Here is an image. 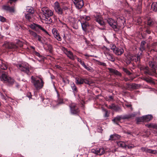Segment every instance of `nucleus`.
Returning <instances> with one entry per match:
<instances>
[{
	"label": "nucleus",
	"instance_id": "1",
	"mask_svg": "<svg viewBox=\"0 0 157 157\" xmlns=\"http://www.w3.org/2000/svg\"><path fill=\"white\" fill-rule=\"evenodd\" d=\"M31 82L36 90H40L43 87L44 82L42 78H39L38 79L32 76L31 77Z\"/></svg>",
	"mask_w": 157,
	"mask_h": 157
},
{
	"label": "nucleus",
	"instance_id": "2",
	"mask_svg": "<svg viewBox=\"0 0 157 157\" xmlns=\"http://www.w3.org/2000/svg\"><path fill=\"white\" fill-rule=\"evenodd\" d=\"M23 46V43L20 41L18 42L17 45L13 43L6 42L3 45V46L5 48L9 49H12V50H15L18 46L21 47Z\"/></svg>",
	"mask_w": 157,
	"mask_h": 157
},
{
	"label": "nucleus",
	"instance_id": "3",
	"mask_svg": "<svg viewBox=\"0 0 157 157\" xmlns=\"http://www.w3.org/2000/svg\"><path fill=\"white\" fill-rule=\"evenodd\" d=\"M135 115L133 114L125 115L122 117L120 116H118L114 118L113 120L112 121L114 123L117 124H118L119 122L121 119H128L132 117H135Z\"/></svg>",
	"mask_w": 157,
	"mask_h": 157
},
{
	"label": "nucleus",
	"instance_id": "4",
	"mask_svg": "<svg viewBox=\"0 0 157 157\" xmlns=\"http://www.w3.org/2000/svg\"><path fill=\"white\" fill-rule=\"evenodd\" d=\"M17 67L21 71L26 73L28 75L30 74L29 67L26 65L23 64H18L17 65Z\"/></svg>",
	"mask_w": 157,
	"mask_h": 157
},
{
	"label": "nucleus",
	"instance_id": "5",
	"mask_svg": "<svg viewBox=\"0 0 157 157\" xmlns=\"http://www.w3.org/2000/svg\"><path fill=\"white\" fill-rule=\"evenodd\" d=\"M29 27L32 29L36 31H38L39 29H40L49 35L48 32L42 27L41 25H39L33 23L29 25Z\"/></svg>",
	"mask_w": 157,
	"mask_h": 157
},
{
	"label": "nucleus",
	"instance_id": "6",
	"mask_svg": "<svg viewBox=\"0 0 157 157\" xmlns=\"http://www.w3.org/2000/svg\"><path fill=\"white\" fill-rule=\"evenodd\" d=\"M111 49L113 50L115 54L118 56L121 55L124 52V50L122 48L117 47L113 44L112 45Z\"/></svg>",
	"mask_w": 157,
	"mask_h": 157
},
{
	"label": "nucleus",
	"instance_id": "7",
	"mask_svg": "<svg viewBox=\"0 0 157 157\" xmlns=\"http://www.w3.org/2000/svg\"><path fill=\"white\" fill-rule=\"evenodd\" d=\"M107 21L109 25L114 29L115 31H117L118 30V25L113 19L111 18H109L107 20Z\"/></svg>",
	"mask_w": 157,
	"mask_h": 157
},
{
	"label": "nucleus",
	"instance_id": "8",
	"mask_svg": "<svg viewBox=\"0 0 157 157\" xmlns=\"http://www.w3.org/2000/svg\"><path fill=\"white\" fill-rule=\"evenodd\" d=\"M5 77V78H4L2 81H4L5 82L8 83L9 86H11L15 83L17 84L15 81L13 79L8 76L7 75Z\"/></svg>",
	"mask_w": 157,
	"mask_h": 157
},
{
	"label": "nucleus",
	"instance_id": "9",
	"mask_svg": "<svg viewBox=\"0 0 157 157\" xmlns=\"http://www.w3.org/2000/svg\"><path fill=\"white\" fill-rule=\"evenodd\" d=\"M71 112L72 114H77L79 112V110L77 106L74 103L71 104L70 105Z\"/></svg>",
	"mask_w": 157,
	"mask_h": 157
},
{
	"label": "nucleus",
	"instance_id": "10",
	"mask_svg": "<svg viewBox=\"0 0 157 157\" xmlns=\"http://www.w3.org/2000/svg\"><path fill=\"white\" fill-rule=\"evenodd\" d=\"M74 4L77 9H80L84 5L83 2L82 0H73Z\"/></svg>",
	"mask_w": 157,
	"mask_h": 157
},
{
	"label": "nucleus",
	"instance_id": "11",
	"mask_svg": "<svg viewBox=\"0 0 157 157\" xmlns=\"http://www.w3.org/2000/svg\"><path fill=\"white\" fill-rule=\"evenodd\" d=\"M29 32L30 35L33 36L35 38H37L38 41H39L41 43H43V41L42 40V38L41 36L39 35H37L36 33L31 30H29Z\"/></svg>",
	"mask_w": 157,
	"mask_h": 157
},
{
	"label": "nucleus",
	"instance_id": "12",
	"mask_svg": "<svg viewBox=\"0 0 157 157\" xmlns=\"http://www.w3.org/2000/svg\"><path fill=\"white\" fill-rule=\"evenodd\" d=\"M148 64L149 67L151 68V70H154L156 71L157 69V63L154 61V59H152L149 61Z\"/></svg>",
	"mask_w": 157,
	"mask_h": 157
},
{
	"label": "nucleus",
	"instance_id": "13",
	"mask_svg": "<svg viewBox=\"0 0 157 157\" xmlns=\"http://www.w3.org/2000/svg\"><path fill=\"white\" fill-rule=\"evenodd\" d=\"M64 52L65 54L67 55V56L69 57L70 59L72 60L75 59L74 56L73 55V53L70 51H68L67 49L64 48Z\"/></svg>",
	"mask_w": 157,
	"mask_h": 157
},
{
	"label": "nucleus",
	"instance_id": "14",
	"mask_svg": "<svg viewBox=\"0 0 157 157\" xmlns=\"http://www.w3.org/2000/svg\"><path fill=\"white\" fill-rule=\"evenodd\" d=\"M35 13V10H31L30 11H28L27 13H25V16L26 18L29 21H30L33 14Z\"/></svg>",
	"mask_w": 157,
	"mask_h": 157
},
{
	"label": "nucleus",
	"instance_id": "15",
	"mask_svg": "<svg viewBox=\"0 0 157 157\" xmlns=\"http://www.w3.org/2000/svg\"><path fill=\"white\" fill-rule=\"evenodd\" d=\"M117 21L119 23V25H118V28L119 29L120 27L124 25L125 24V19L124 17H121L117 18Z\"/></svg>",
	"mask_w": 157,
	"mask_h": 157
},
{
	"label": "nucleus",
	"instance_id": "16",
	"mask_svg": "<svg viewBox=\"0 0 157 157\" xmlns=\"http://www.w3.org/2000/svg\"><path fill=\"white\" fill-rule=\"evenodd\" d=\"M94 16L95 18V20L100 25L102 26L105 25V23L101 19L100 16L96 15Z\"/></svg>",
	"mask_w": 157,
	"mask_h": 157
},
{
	"label": "nucleus",
	"instance_id": "17",
	"mask_svg": "<svg viewBox=\"0 0 157 157\" xmlns=\"http://www.w3.org/2000/svg\"><path fill=\"white\" fill-rule=\"evenodd\" d=\"M78 61L79 62L81 65L87 71H90L92 70V68L90 67L88 65H86L85 64L84 62L82 61L80 59L78 58Z\"/></svg>",
	"mask_w": 157,
	"mask_h": 157
},
{
	"label": "nucleus",
	"instance_id": "18",
	"mask_svg": "<svg viewBox=\"0 0 157 157\" xmlns=\"http://www.w3.org/2000/svg\"><path fill=\"white\" fill-rule=\"evenodd\" d=\"M108 69L109 70V73H111L119 76H121V74L116 69L109 68H108Z\"/></svg>",
	"mask_w": 157,
	"mask_h": 157
},
{
	"label": "nucleus",
	"instance_id": "19",
	"mask_svg": "<svg viewBox=\"0 0 157 157\" xmlns=\"http://www.w3.org/2000/svg\"><path fill=\"white\" fill-rule=\"evenodd\" d=\"M104 54L107 57V59L109 60L112 62H114L115 61V59L112 54H111L109 52H104Z\"/></svg>",
	"mask_w": 157,
	"mask_h": 157
},
{
	"label": "nucleus",
	"instance_id": "20",
	"mask_svg": "<svg viewBox=\"0 0 157 157\" xmlns=\"http://www.w3.org/2000/svg\"><path fill=\"white\" fill-rule=\"evenodd\" d=\"M126 57V59H125V61L127 64H130L131 63V61L134 59L133 58V56L131 54H128Z\"/></svg>",
	"mask_w": 157,
	"mask_h": 157
},
{
	"label": "nucleus",
	"instance_id": "21",
	"mask_svg": "<svg viewBox=\"0 0 157 157\" xmlns=\"http://www.w3.org/2000/svg\"><path fill=\"white\" fill-rule=\"evenodd\" d=\"M75 83L77 85H82L83 84L84 78L79 76L75 78Z\"/></svg>",
	"mask_w": 157,
	"mask_h": 157
},
{
	"label": "nucleus",
	"instance_id": "22",
	"mask_svg": "<svg viewBox=\"0 0 157 157\" xmlns=\"http://www.w3.org/2000/svg\"><path fill=\"white\" fill-rule=\"evenodd\" d=\"M8 67L7 63L3 60L0 61V68L2 69L6 70Z\"/></svg>",
	"mask_w": 157,
	"mask_h": 157
},
{
	"label": "nucleus",
	"instance_id": "23",
	"mask_svg": "<svg viewBox=\"0 0 157 157\" xmlns=\"http://www.w3.org/2000/svg\"><path fill=\"white\" fill-rule=\"evenodd\" d=\"M44 13L45 17L47 18V17H50L52 16L53 15V12L52 10H42Z\"/></svg>",
	"mask_w": 157,
	"mask_h": 157
},
{
	"label": "nucleus",
	"instance_id": "24",
	"mask_svg": "<svg viewBox=\"0 0 157 157\" xmlns=\"http://www.w3.org/2000/svg\"><path fill=\"white\" fill-rule=\"evenodd\" d=\"M120 137V136L117 134L111 135L110 136L109 140L112 141L116 140L119 139Z\"/></svg>",
	"mask_w": 157,
	"mask_h": 157
},
{
	"label": "nucleus",
	"instance_id": "25",
	"mask_svg": "<svg viewBox=\"0 0 157 157\" xmlns=\"http://www.w3.org/2000/svg\"><path fill=\"white\" fill-rule=\"evenodd\" d=\"M81 25L82 29L84 31H86L87 28L89 26V24L87 21H85L84 22L81 23Z\"/></svg>",
	"mask_w": 157,
	"mask_h": 157
},
{
	"label": "nucleus",
	"instance_id": "26",
	"mask_svg": "<svg viewBox=\"0 0 157 157\" xmlns=\"http://www.w3.org/2000/svg\"><path fill=\"white\" fill-rule=\"evenodd\" d=\"M136 84H131L129 83H127L126 84V87L127 89L131 90L135 88L136 87Z\"/></svg>",
	"mask_w": 157,
	"mask_h": 157
},
{
	"label": "nucleus",
	"instance_id": "27",
	"mask_svg": "<svg viewBox=\"0 0 157 157\" xmlns=\"http://www.w3.org/2000/svg\"><path fill=\"white\" fill-rule=\"evenodd\" d=\"M145 74H148L150 76H153L156 74V71L155 70H152V71L149 70L147 69L145 71Z\"/></svg>",
	"mask_w": 157,
	"mask_h": 157
},
{
	"label": "nucleus",
	"instance_id": "28",
	"mask_svg": "<svg viewBox=\"0 0 157 157\" xmlns=\"http://www.w3.org/2000/svg\"><path fill=\"white\" fill-rule=\"evenodd\" d=\"M146 43V42L144 41H143L141 42L140 50L142 52L145 50L146 49L145 45Z\"/></svg>",
	"mask_w": 157,
	"mask_h": 157
},
{
	"label": "nucleus",
	"instance_id": "29",
	"mask_svg": "<svg viewBox=\"0 0 157 157\" xmlns=\"http://www.w3.org/2000/svg\"><path fill=\"white\" fill-rule=\"evenodd\" d=\"M143 116L144 118V122L149 121L153 118V117L151 115H148Z\"/></svg>",
	"mask_w": 157,
	"mask_h": 157
},
{
	"label": "nucleus",
	"instance_id": "30",
	"mask_svg": "<svg viewBox=\"0 0 157 157\" xmlns=\"http://www.w3.org/2000/svg\"><path fill=\"white\" fill-rule=\"evenodd\" d=\"M7 75L6 73L0 70V78L1 81H2Z\"/></svg>",
	"mask_w": 157,
	"mask_h": 157
},
{
	"label": "nucleus",
	"instance_id": "31",
	"mask_svg": "<svg viewBox=\"0 0 157 157\" xmlns=\"http://www.w3.org/2000/svg\"><path fill=\"white\" fill-rule=\"evenodd\" d=\"M71 87L72 88L74 93L75 94H76L78 92V90L77 87L74 82H72V83L71 84Z\"/></svg>",
	"mask_w": 157,
	"mask_h": 157
},
{
	"label": "nucleus",
	"instance_id": "32",
	"mask_svg": "<svg viewBox=\"0 0 157 157\" xmlns=\"http://www.w3.org/2000/svg\"><path fill=\"white\" fill-rule=\"evenodd\" d=\"M117 144L120 147L124 148H126L127 146L126 144L123 141L119 142L117 143Z\"/></svg>",
	"mask_w": 157,
	"mask_h": 157
},
{
	"label": "nucleus",
	"instance_id": "33",
	"mask_svg": "<svg viewBox=\"0 0 157 157\" xmlns=\"http://www.w3.org/2000/svg\"><path fill=\"white\" fill-rule=\"evenodd\" d=\"M143 80L147 82H151L154 84L155 83L152 78L151 77H144L143 78Z\"/></svg>",
	"mask_w": 157,
	"mask_h": 157
},
{
	"label": "nucleus",
	"instance_id": "34",
	"mask_svg": "<svg viewBox=\"0 0 157 157\" xmlns=\"http://www.w3.org/2000/svg\"><path fill=\"white\" fill-rule=\"evenodd\" d=\"M54 9L55 10H61L60 7V5L57 2H56L54 4Z\"/></svg>",
	"mask_w": 157,
	"mask_h": 157
},
{
	"label": "nucleus",
	"instance_id": "35",
	"mask_svg": "<svg viewBox=\"0 0 157 157\" xmlns=\"http://www.w3.org/2000/svg\"><path fill=\"white\" fill-rule=\"evenodd\" d=\"M97 154L100 155L104 154L105 152V150L103 148H101L97 150Z\"/></svg>",
	"mask_w": 157,
	"mask_h": 157
},
{
	"label": "nucleus",
	"instance_id": "36",
	"mask_svg": "<svg viewBox=\"0 0 157 157\" xmlns=\"http://www.w3.org/2000/svg\"><path fill=\"white\" fill-rule=\"evenodd\" d=\"M143 116L138 117L136 119V122L137 124H139L140 122H144Z\"/></svg>",
	"mask_w": 157,
	"mask_h": 157
},
{
	"label": "nucleus",
	"instance_id": "37",
	"mask_svg": "<svg viewBox=\"0 0 157 157\" xmlns=\"http://www.w3.org/2000/svg\"><path fill=\"white\" fill-rule=\"evenodd\" d=\"M146 125L148 128H154L157 129V124H156L150 123L149 124H147Z\"/></svg>",
	"mask_w": 157,
	"mask_h": 157
},
{
	"label": "nucleus",
	"instance_id": "38",
	"mask_svg": "<svg viewBox=\"0 0 157 157\" xmlns=\"http://www.w3.org/2000/svg\"><path fill=\"white\" fill-rule=\"evenodd\" d=\"M112 109H113L115 111L117 112L120 110H121V109L118 106L114 104H113V108Z\"/></svg>",
	"mask_w": 157,
	"mask_h": 157
},
{
	"label": "nucleus",
	"instance_id": "39",
	"mask_svg": "<svg viewBox=\"0 0 157 157\" xmlns=\"http://www.w3.org/2000/svg\"><path fill=\"white\" fill-rule=\"evenodd\" d=\"M3 9L4 10H14L15 9L14 7H10L7 6H4L3 7Z\"/></svg>",
	"mask_w": 157,
	"mask_h": 157
},
{
	"label": "nucleus",
	"instance_id": "40",
	"mask_svg": "<svg viewBox=\"0 0 157 157\" xmlns=\"http://www.w3.org/2000/svg\"><path fill=\"white\" fill-rule=\"evenodd\" d=\"M147 25L149 26H151L153 25L154 22L153 20L151 18H149L147 19Z\"/></svg>",
	"mask_w": 157,
	"mask_h": 157
},
{
	"label": "nucleus",
	"instance_id": "41",
	"mask_svg": "<svg viewBox=\"0 0 157 157\" xmlns=\"http://www.w3.org/2000/svg\"><path fill=\"white\" fill-rule=\"evenodd\" d=\"M122 70L127 75H132V73L125 68L123 67L122 68Z\"/></svg>",
	"mask_w": 157,
	"mask_h": 157
},
{
	"label": "nucleus",
	"instance_id": "42",
	"mask_svg": "<svg viewBox=\"0 0 157 157\" xmlns=\"http://www.w3.org/2000/svg\"><path fill=\"white\" fill-rule=\"evenodd\" d=\"M130 79H128L127 78H124V80L126 82L127 81H133V80L136 78V77L134 76H130L129 77Z\"/></svg>",
	"mask_w": 157,
	"mask_h": 157
},
{
	"label": "nucleus",
	"instance_id": "43",
	"mask_svg": "<svg viewBox=\"0 0 157 157\" xmlns=\"http://www.w3.org/2000/svg\"><path fill=\"white\" fill-rule=\"evenodd\" d=\"M151 8L153 10H157V2H154L152 4Z\"/></svg>",
	"mask_w": 157,
	"mask_h": 157
},
{
	"label": "nucleus",
	"instance_id": "44",
	"mask_svg": "<svg viewBox=\"0 0 157 157\" xmlns=\"http://www.w3.org/2000/svg\"><path fill=\"white\" fill-rule=\"evenodd\" d=\"M147 153H149L154 154H156L157 153V151L156 150H152L148 149V150Z\"/></svg>",
	"mask_w": 157,
	"mask_h": 157
},
{
	"label": "nucleus",
	"instance_id": "45",
	"mask_svg": "<svg viewBox=\"0 0 157 157\" xmlns=\"http://www.w3.org/2000/svg\"><path fill=\"white\" fill-rule=\"evenodd\" d=\"M141 53L140 55H138L136 57V59H135V62H138V63H139L140 62V59L141 57Z\"/></svg>",
	"mask_w": 157,
	"mask_h": 157
},
{
	"label": "nucleus",
	"instance_id": "46",
	"mask_svg": "<svg viewBox=\"0 0 157 157\" xmlns=\"http://www.w3.org/2000/svg\"><path fill=\"white\" fill-rule=\"evenodd\" d=\"M47 47H48V49L50 52H51L52 49V45L51 44H47Z\"/></svg>",
	"mask_w": 157,
	"mask_h": 157
},
{
	"label": "nucleus",
	"instance_id": "47",
	"mask_svg": "<svg viewBox=\"0 0 157 157\" xmlns=\"http://www.w3.org/2000/svg\"><path fill=\"white\" fill-rule=\"evenodd\" d=\"M104 112H105V114L104 116L105 117H108L109 116V113L108 112V111L106 110H104Z\"/></svg>",
	"mask_w": 157,
	"mask_h": 157
},
{
	"label": "nucleus",
	"instance_id": "48",
	"mask_svg": "<svg viewBox=\"0 0 157 157\" xmlns=\"http://www.w3.org/2000/svg\"><path fill=\"white\" fill-rule=\"evenodd\" d=\"M148 148L145 147H142L141 148V149L143 151H145L146 152H147Z\"/></svg>",
	"mask_w": 157,
	"mask_h": 157
},
{
	"label": "nucleus",
	"instance_id": "49",
	"mask_svg": "<svg viewBox=\"0 0 157 157\" xmlns=\"http://www.w3.org/2000/svg\"><path fill=\"white\" fill-rule=\"evenodd\" d=\"M83 83H85L87 84H90V83L89 81L86 79L84 78Z\"/></svg>",
	"mask_w": 157,
	"mask_h": 157
},
{
	"label": "nucleus",
	"instance_id": "50",
	"mask_svg": "<svg viewBox=\"0 0 157 157\" xmlns=\"http://www.w3.org/2000/svg\"><path fill=\"white\" fill-rule=\"evenodd\" d=\"M6 19L4 17L0 16V21L2 22H4L6 21Z\"/></svg>",
	"mask_w": 157,
	"mask_h": 157
},
{
	"label": "nucleus",
	"instance_id": "51",
	"mask_svg": "<svg viewBox=\"0 0 157 157\" xmlns=\"http://www.w3.org/2000/svg\"><path fill=\"white\" fill-rule=\"evenodd\" d=\"M85 17H84L83 18H84L85 20L86 21H89L90 19V18L89 16H85Z\"/></svg>",
	"mask_w": 157,
	"mask_h": 157
},
{
	"label": "nucleus",
	"instance_id": "52",
	"mask_svg": "<svg viewBox=\"0 0 157 157\" xmlns=\"http://www.w3.org/2000/svg\"><path fill=\"white\" fill-rule=\"evenodd\" d=\"M128 148V149L130 148H134L135 147V146L133 144H129L127 145V146Z\"/></svg>",
	"mask_w": 157,
	"mask_h": 157
},
{
	"label": "nucleus",
	"instance_id": "53",
	"mask_svg": "<svg viewBox=\"0 0 157 157\" xmlns=\"http://www.w3.org/2000/svg\"><path fill=\"white\" fill-rule=\"evenodd\" d=\"M34 54L36 56H38L39 57H42V56H41L39 52H37L36 51H35L34 52Z\"/></svg>",
	"mask_w": 157,
	"mask_h": 157
},
{
	"label": "nucleus",
	"instance_id": "54",
	"mask_svg": "<svg viewBox=\"0 0 157 157\" xmlns=\"http://www.w3.org/2000/svg\"><path fill=\"white\" fill-rule=\"evenodd\" d=\"M98 64L100 65H101L103 66H106V64L105 63L101 62H98Z\"/></svg>",
	"mask_w": 157,
	"mask_h": 157
},
{
	"label": "nucleus",
	"instance_id": "55",
	"mask_svg": "<svg viewBox=\"0 0 157 157\" xmlns=\"http://www.w3.org/2000/svg\"><path fill=\"white\" fill-rule=\"evenodd\" d=\"M52 33L54 35H56L57 33V31L56 29H53L52 30Z\"/></svg>",
	"mask_w": 157,
	"mask_h": 157
},
{
	"label": "nucleus",
	"instance_id": "56",
	"mask_svg": "<svg viewBox=\"0 0 157 157\" xmlns=\"http://www.w3.org/2000/svg\"><path fill=\"white\" fill-rule=\"evenodd\" d=\"M27 96L29 98H31L32 96L31 93L30 92H28L27 94Z\"/></svg>",
	"mask_w": 157,
	"mask_h": 157
},
{
	"label": "nucleus",
	"instance_id": "57",
	"mask_svg": "<svg viewBox=\"0 0 157 157\" xmlns=\"http://www.w3.org/2000/svg\"><path fill=\"white\" fill-rule=\"evenodd\" d=\"M46 19L47 21L48 20L49 22L50 23L52 22V20L50 17H47V18H46Z\"/></svg>",
	"mask_w": 157,
	"mask_h": 157
},
{
	"label": "nucleus",
	"instance_id": "58",
	"mask_svg": "<svg viewBox=\"0 0 157 157\" xmlns=\"http://www.w3.org/2000/svg\"><path fill=\"white\" fill-rule=\"evenodd\" d=\"M142 21V20L140 18H138L137 20V22L139 23V24L140 23H141Z\"/></svg>",
	"mask_w": 157,
	"mask_h": 157
},
{
	"label": "nucleus",
	"instance_id": "59",
	"mask_svg": "<svg viewBox=\"0 0 157 157\" xmlns=\"http://www.w3.org/2000/svg\"><path fill=\"white\" fill-rule=\"evenodd\" d=\"M67 81L68 83L69 82V80L68 79H65L63 78H62V81L64 83H67Z\"/></svg>",
	"mask_w": 157,
	"mask_h": 157
},
{
	"label": "nucleus",
	"instance_id": "60",
	"mask_svg": "<svg viewBox=\"0 0 157 157\" xmlns=\"http://www.w3.org/2000/svg\"><path fill=\"white\" fill-rule=\"evenodd\" d=\"M33 8L32 7L30 6H28L26 7V10H33Z\"/></svg>",
	"mask_w": 157,
	"mask_h": 157
},
{
	"label": "nucleus",
	"instance_id": "61",
	"mask_svg": "<svg viewBox=\"0 0 157 157\" xmlns=\"http://www.w3.org/2000/svg\"><path fill=\"white\" fill-rule=\"evenodd\" d=\"M113 104H112L111 105H109L108 106V108L109 109H112V108H113Z\"/></svg>",
	"mask_w": 157,
	"mask_h": 157
},
{
	"label": "nucleus",
	"instance_id": "62",
	"mask_svg": "<svg viewBox=\"0 0 157 157\" xmlns=\"http://www.w3.org/2000/svg\"><path fill=\"white\" fill-rule=\"evenodd\" d=\"M58 37H57V39L59 41H61V38L59 35L58 36Z\"/></svg>",
	"mask_w": 157,
	"mask_h": 157
},
{
	"label": "nucleus",
	"instance_id": "63",
	"mask_svg": "<svg viewBox=\"0 0 157 157\" xmlns=\"http://www.w3.org/2000/svg\"><path fill=\"white\" fill-rule=\"evenodd\" d=\"M17 0H9V2L10 4H11L13 2H15Z\"/></svg>",
	"mask_w": 157,
	"mask_h": 157
},
{
	"label": "nucleus",
	"instance_id": "64",
	"mask_svg": "<svg viewBox=\"0 0 157 157\" xmlns=\"http://www.w3.org/2000/svg\"><path fill=\"white\" fill-rule=\"evenodd\" d=\"M92 152L93 153L97 154V150H95V149H93L92 150Z\"/></svg>",
	"mask_w": 157,
	"mask_h": 157
}]
</instances>
